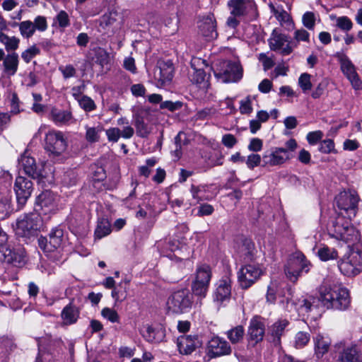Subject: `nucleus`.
Returning a JSON list of instances; mask_svg holds the SVG:
<instances>
[{
    "label": "nucleus",
    "mask_w": 362,
    "mask_h": 362,
    "mask_svg": "<svg viewBox=\"0 0 362 362\" xmlns=\"http://www.w3.org/2000/svg\"><path fill=\"white\" fill-rule=\"evenodd\" d=\"M360 197L355 189L341 191L334 198L335 214L330 218L327 226L328 234L337 240L350 245L359 241L358 230L351 223L358 211Z\"/></svg>",
    "instance_id": "obj_1"
},
{
    "label": "nucleus",
    "mask_w": 362,
    "mask_h": 362,
    "mask_svg": "<svg viewBox=\"0 0 362 362\" xmlns=\"http://www.w3.org/2000/svg\"><path fill=\"white\" fill-rule=\"evenodd\" d=\"M298 148L296 139H290L285 143L284 147H273L264 152L262 156V162L264 166H281L290 160L293 157L292 153Z\"/></svg>",
    "instance_id": "obj_2"
},
{
    "label": "nucleus",
    "mask_w": 362,
    "mask_h": 362,
    "mask_svg": "<svg viewBox=\"0 0 362 362\" xmlns=\"http://www.w3.org/2000/svg\"><path fill=\"white\" fill-rule=\"evenodd\" d=\"M312 267V264L300 251L291 254L285 266V274L292 282H296L300 276L308 274Z\"/></svg>",
    "instance_id": "obj_3"
},
{
    "label": "nucleus",
    "mask_w": 362,
    "mask_h": 362,
    "mask_svg": "<svg viewBox=\"0 0 362 362\" xmlns=\"http://www.w3.org/2000/svg\"><path fill=\"white\" fill-rule=\"evenodd\" d=\"M42 220L40 214L31 213L21 216L16 223L14 228L18 236L29 238L35 236L42 228Z\"/></svg>",
    "instance_id": "obj_4"
},
{
    "label": "nucleus",
    "mask_w": 362,
    "mask_h": 362,
    "mask_svg": "<svg viewBox=\"0 0 362 362\" xmlns=\"http://www.w3.org/2000/svg\"><path fill=\"white\" fill-rule=\"evenodd\" d=\"M192 298L187 289L175 291L168 298L167 309L176 314L186 313L192 305Z\"/></svg>",
    "instance_id": "obj_5"
},
{
    "label": "nucleus",
    "mask_w": 362,
    "mask_h": 362,
    "mask_svg": "<svg viewBox=\"0 0 362 362\" xmlns=\"http://www.w3.org/2000/svg\"><path fill=\"white\" fill-rule=\"evenodd\" d=\"M212 276L211 267L207 264L197 267L194 279L192 283V291L194 296L202 299L206 297Z\"/></svg>",
    "instance_id": "obj_6"
},
{
    "label": "nucleus",
    "mask_w": 362,
    "mask_h": 362,
    "mask_svg": "<svg viewBox=\"0 0 362 362\" xmlns=\"http://www.w3.org/2000/svg\"><path fill=\"white\" fill-rule=\"evenodd\" d=\"M337 362H362V348L356 344L339 342L334 346Z\"/></svg>",
    "instance_id": "obj_7"
},
{
    "label": "nucleus",
    "mask_w": 362,
    "mask_h": 362,
    "mask_svg": "<svg viewBox=\"0 0 362 362\" xmlns=\"http://www.w3.org/2000/svg\"><path fill=\"white\" fill-rule=\"evenodd\" d=\"M67 148V141L63 132L52 129L45 135V150L50 156L56 157L62 155Z\"/></svg>",
    "instance_id": "obj_8"
},
{
    "label": "nucleus",
    "mask_w": 362,
    "mask_h": 362,
    "mask_svg": "<svg viewBox=\"0 0 362 362\" xmlns=\"http://www.w3.org/2000/svg\"><path fill=\"white\" fill-rule=\"evenodd\" d=\"M228 6L230 14L255 19L258 16L257 5L254 0H229Z\"/></svg>",
    "instance_id": "obj_9"
},
{
    "label": "nucleus",
    "mask_w": 362,
    "mask_h": 362,
    "mask_svg": "<svg viewBox=\"0 0 362 362\" xmlns=\"http://www.w3.org/2000/svg\"><path fill=\"white\" fill-rule=\"evenodd\" d=\"M18 162L20 166L19 177L23 178L24 180L27 178L41 180L44 177L41 170L38 169L36 165L35 160L30 156L28 151H25L21 155Z\"/></svg>",
    "instance_id": "obj_10"
},
{
    "label": "nucleus",
    "mask_w": 362,
    "mask_h": 362,
    "mask_svg": "<svg viewBox=\"0 0 362 362\" xmlns=\"http://www.w3.org/2000/svg\"><path fill=\"white\" fill-rule=\"evenodd\" d=\"M263 274V269L258 264H248L241 267L238 274L240 286L243 289L250 287Z\"/></svg>",
    "instance_id": "obj_11"
},
{
    "label": "nucleus",
    "mask_w": 362,
    "mask_h": 362,
    "mask_svg": "<svg viewBox=\"0 0 362 362\" xmlns=\"http://www.w3.org/2000/svg\"><path fill=\"white\" fill-rule=\"evenodd\" d=\"M173 64L170 60H159L153 71L156 86L160 88L168 85L173 78Z\"/></svg>",
    "instance_id": "obj_12"
},
{
    "label": "nucleus",
    "mask_w": 362,
    "mask_h": 362,
    "mask_svg": "<svg viewBox=\"0 0 362 362\" xmlns=\"http://www.w3.org/2000/svg\"><path fill=\"white\" fill-rule=\"evenodd\" d=\"M59 200V196L57 194L45 190L37 196V204L40 206L42 214H54L60 209Z\"/></svg>",
    "instance_id": "obj_13"
},
{
    "label": "nucleus",
    "mask_w": 362,
    "mask_h": 362,
    "mask_svg": "<svg viewBox=\"0 0 362 362\" xmlns=\"http://www.w3.org/2000/svg\"><path fill=\"white\" fill-rule=\"evenodd\" d=\"M223 69L215 71L216 78L224 83L236 82L243 76V70L239 64L225 61L222 63Z\"/></svg>",
    "instance_id": "obj_14"
},
{
    "label": "nucleus",
    "mask_w": 362,
    "mask_h": 362,
    "mask_svg": "<svg viewBox=\"0 0 362 362\" xmlns=\"http://www.w3.org/2000/svg\"><path fill=\"white\" fill-rule=\"evenodd\" d=\"M265 333V324L263 318L256 315L249 322L247 331V339L253 345L262 341Z\"/></svg>",
    "instance_id": "obj_15"
},
{
    "label": "nucleus",
    "mask_w": 362,
    "mask_h": 362,
    "mask_svg": "<svg viewBox=\"0 0 362 362\" xmlns=\"http://www.w3.org/2000/svg\"><path fill=\"white\" fill-rule=\"evenodd\" d=\"M232 349L229 343L223 338L214 337L207 344V354L210 358L230 355Z\"/></svg>",
    "instance_id": "obj_16"
},
{
    "label": "nucleus",
    "mask_w": 362,
    "mask_h": 362,
    "mask_svg": "<svg viewBox=\"0 0 362 362\" xmlns=\"http://www.w3.org/2000/svg\"><path fill=\"white\" fill-rule=\"evenodd\" d=\"M2 61L1 69L6 76H14L18 69L19 57L16 52H9L7 54L0 48V62Z\"/></svg>",
    "instance_id": "obj_17"
},
{
    "label": "nucleus",
    "mask_w": 362,
    "mask_h": 362,
    "mask_svg": "<svg viewBox=\"0 0 362 362\" xmlns=\"http://www.w3.org/2000/svg\"><path fill=\"white\" fill-rule=\"evenodd\" d=\"M231 295V280L227 275L223 276L216 284L214 292V300L221 303L230 299Z\"/></svg>",
    "instance_id": "obj_18"
},
{
    "label": "nucleus",
    "mask_w": 362,
    "mask_h": 362,
    "mask_svg": "<svg viewBox=\"0 0 362 362\" xmlns=\"http://www.w3.org/2000/svg\"><path fill=\"white\" fill-rule=\"evenodd\" d=\"M199 32L208 40L216 39L218 36L216 21L213 14L204 16L199 22Z\"/></svg>",
    "instance_id": "obj_19"
},
{
    "label": "nucleus",
    "mask_w": 362,
    "mask_h": 362,
    "mask_svg": "<svg viewBox=\"0 0 362 362\" xmlns=\"http://www.w3.org/2000/svg\"><path fill=\"white\" fill-rule=\"evenodd\" d=\"M201 345L197 336L182 335L177 339V346L180 354L189 355Z\"/></svg>",
    "instance_id": "obj_20"
},
{
    "label": "nucleus",
    "mask_w": 362,
    "mask_h": 362,
    "mask_svg": "<svg viewBox=\"0 0 362 362\" xmlns=\"http://www.w3.org/2000/svg\"><path fill=\"white\" fill-rule=\"evenodd\" d=\"M337 285H331L327 281H324L318 288L317 299L322 305L326 309H329V306H332V301L336 296Z\"/></svg>",
    "instance_id": "obj_21"
},
{
    "label": "nucleus",
    "mask_w": 362,
    "mask_h": 362,
    "mask_svg": "<svg viewBox=\"0 0 362 362\" xmlns=\"http://www.w3.org/2000/svg\"><path fill=\"white\" fill-rule=\"evenodd\" d=\"M336 296L334 295L333 300L331 302L333 305L329 306V309L337 310H347L351 305V298L349 290L338 286L336 289Z\"/></svg>",
    "instance_id": "obj_22"
},
{
    "label": "nucleus",
    "mask_w": 362,
    "mask_h": 362,
    "mask_svg": "<svg viewBox=\"0 0 362 362\" xmlns=\"http://www.w3.org/2000/svg\"><path fill=\"white\" fill-rule=\"evenodd\" d=\"M204 62L201 59H194L191 62L192 72L189 73V79L193 83L199 85L201 88H205L208 86L206 74L202 68H197L200 64Z\"/></svg>",
    "instance_id": "obj_23"
},
{
    "label": "nucleus",
    "mask_w": 362,
    "mask_h": 362,
    "mask_svg": "<svg viewBox=\"0 0 362 362\" xmlns=\"http://www.w3.org/2000/svg\"><path fill=\"white\" fill-rule=\"evenodd\" d=\"M13 189L18 206L23 207L33 191V182H15Z\"/></svg>",
    "instance_id": "obj_24"
},
{
    "label": "nucleus",
    "mask_w": 362,
    "mask_h": 362,
    "mask_svg": "<svg viewBox=\"0 0 362 362\" xmlns=\"http://www.w3.org/2000/svg\"><path fill=\"white\" fill-rule=\"evenodd\" d=\"M11 192L1 183H0V218L4 219L12 211Z\"/></svg>",
    "instance_id": "obj_25"
},
{
    "label": "nucleus",
    "mask_w": 362,
    "mask_h": 362,
    "mask_svg": "<svg viewBox=\"0 0 362 362\" xmlns=\"http://www.w3.org/2000/svg\"><path fill=\"white\" fill-rule=\"evenodd\" d=\"M49 119L57 125H66L74 122L72 113L69 110L52 107L49 113Z\"/></svg>",
    "instance_id": "obj_26"
},
{
    "label": "nucleus",
    "mask_w": 362,
    "mask_h": 362,
    "mask_svg": "<svg viewBox=\"0 0 362 362\" xmlns=\"http://www.w3.org/2000/svg\"><path fill=\"white\" fill-rule=\"evenodd\" d=\"M269 46L271 49L279 50L284 55H288L292 52V48L289 45L286 35L279 34L274 36L269 40Z\"/></svg>",
    "instance_id": "obj_27"
},
{
    "label": "nucleus",
    "mask_w": 362,
    "mask_h": 362,
    "mask_svg": "<svg viewBox=\"0 0 362 362\" xmlns=\"http://www.w3.org/2000/svg\"><path fill=\"white\" fill-rule=\"evenodd\" d=\"M334 57L340 63L341 70L347 79L356 74L355 66L343 52H337Z\"/></svg>",
    "instance_id": "obj_28"
},
{
    "label": "nucleus",
    "mask_w": 362,
    "mask_h": 362,
    "mask_svg": "<svg viewBox=\"0 0 362 362\" xmlns=\"http://www.w3.org/2000/svg\"><path fill=\"white\" fill-rule=\"evenodd\" d=\"M313 341L315 344V354L317 358H320L328 352L331 345V339L327 336L319 334L314 337Z\"/></svg>",
    "instance_id": "obj_29"
},
{
    "label": "nucleus",
    "mask_w": 362,
    "mask_h": 362,
    "mask_svg": "<svg viewBox=\"0 0 362 362\" xmlns=\"http://www.w3.org/2000/svg\"><path fill=\"white\" fill-rule=\"evenodd\" d=\"M61 315L66 325H71L77 321L79 316V310L72 303H70L64 308Z\"/></svg>",
    "instance_id": "obj_30"
},
{
    "label": "nucleus",
    "mask_w": 362,
    "mask_h": 362,
    "mask_svg": "<svg viewBox=\"0 0 362 362\" xmlns=\"http://www.w3.org/2000/svg\"><path fill=\"white\" fill-rule=\"evenodd\" d=\"M338 267L341 274L347 276L357 275L361 270L351 262L346 255L338 262Z\"/></svg>",
    "instance_id": "obj_31"
},
{
    "label": "nucleus",
    "mask_w": 362,
    "mask_h": 362,
    "mask_svg": "<svg viewBox=\"0 0 362 362\" xmlns=\"http://www.w3.org/2000/svg\"><path fill=\"white\" fill-rule=\"evenodd\" d=\"M289 322L286 320H279L274 322L269 328V332L274 337L273 341L275 344H279L281 337L284 332L285 328L288 325Z\"/></svg>",
    "instance_id": "obj_32"
},
{
    "label": "nucleus",
    "mask_w": 362,
    "mask_h": 362,
    "mask_svg": "<svg viewBox=\"0 0 362 362\" xmlns=\"http://www.w3.org/2000/svg\"><path fill=\"white\" fill-rule=\"evenodd\" d=\"M0 42L4 45L8 53L15 52L19 47L20 39L16 36L9 37L6 34L0 32Z\"/></svg>",
    "instance_id": "obj_33"
},
{
    "label": "nucleus",
    "mask_w": 362,
    "mask_h": 362,
    "mask_svg": "<svg viewBox=\"0 0 362 362\" xmlns=\"http://www.w3.org/2000/svg\"><path fill=\"white\" fill-rule=\"evenodd\" d=\"M112 231L111 224L107 218H102L98 220L94 235L95 239H101L109 234Z\"/></svg>",
    "instance_id": "obj_34"
},
{
    "label": "nucleus",
    "mask_w": 362,
    "mask_h": 362,
    "mask_svg": "<svg viewBox=\"0 0 362 362\" xmlns=\"http://www.w3.org/2000/svg\"><path fill=\"white\" fill-rule=\"evenodd\" d=\"M226 334L233 344H236L240 343L243 340L245 329L242 325H237L228 330Z\"/></svg>",
    "instance_id": "obj_35"
},
{
    "label": "nucleus",
    "mask_w": 362,
    "mask_h": 362,
    "mask_svg": "<svg viewBox=\"0 0 362 362\" xmlns=\"http://www.w3.org/2000/svg\"><path fill=\"white\" fill-rule=\"evenodd\" d=\"M349 261H351L355 267L362 270V247L358 245L351 248L348 254L345 255Z\"/></svg>",
    "instance_id": "obj_36"
},
{
    "label": "nucleus",
    "mask_w": 362,
    "mask_h": 362,
    "mask_svg": "<svg viewBox=\"0 0 362 362\" xmlns=\"http://www.w3.org/2000/svg\"><path fill=\"white\" fill-rule=\"evenodd\" d=\"M63 235L64 232L61 228L53 229L49 235V249H53L54 250L59 247L63 240Z\"/></svg>",
    "instance_id": "obj_37"
},
{
    "label": "nucleus",
    "mask_w": 362,
    "mask_h": 362,
    "mask_svg": "<svg viewBox=\"0 0 362 362\" xmlns=\"http://www.w3.org/2000/svg\"><path fill=\"white\" fill-rule=\"evenodd\" d=\"M320 260L327 262L335 259L338 257V252L334 248H330L326 245L320 247L316 252Z\"/></svg>",
    "instance_id": "obj_38"
},
{
    "label": "nucleus",
    "mask_w": 362,
    "mask_h": 362,
    "mask_svg": "<svg viewBox=\"0 0 362 362\" xmlns=\"http://www.w3.org/2000/svg\"><path fill=\"white\" fill-rule=\"evenodd\" d=\"M291 305H294L296 310L299 313H305L312 311L313 308V303L305 298H302L296 300H291Z\"/></svg>",
    "instance_id": "obj_39"
},
{
    "label": "nucleus",
    "mask_w": 362,
    "mask_h": 362,
    "mask_svg": "<svg viewBox=\"0 0 362 362\" xmlns=\"http://www.w3.org/2000/svg\"><path fill=\"white\" fill-rule=\"evenodd\" d=\"M18 28L21 36L25 39L30 38L35 32L33 21L29 20L21 22L18 24Z\"/></svg>",
    "instance_id": "obj_40"
},
{
    "label": "nucleus",
    "mask_w": 362,
    "mask_h": 362,
    "mask_svg": "<svg viewBox=\"0 0 362 362\" xmlns=\"http://www.w3.org/2000/svg\"><path fill=\"white\" fill-rule=\"evenodd\" d=\"M86 129V140L89 143H96L99 141L100 139V132H101V129L98 127H91L88 125L85 126Z\"/></svg>",
    "instance_id": "obj_41"
},
{
    "label": "nucleus",
    "mask_w": 362,
    "mask_h": 362,
    "mask_svg": "<svg viewBox=\"0 0 362 362\" xmlns=\"http://www.w3.org/2000/svg\"><path fill=\"white\" fill-rule=\"evenodd\" d=\"M159 334L158 332H156L154 328L151 326H146L141 332V334L143 337L148 342H158L160 339L158 337Z\"/></svg>",
    "instance_id": "obj_42"
},
{
    "label": "nucleus",
    "mask_w": 362,
    "mask_h": 362,
    "mask_svg": "<svg viewBox=\"0 0 362 362\" xmlns=\"http://www.w3.org/2000/svg\"><path fill=\"white\" fill-rule=\"evenodd\" d=\"M277 296H281L279 284L276 281H272L268 286L267 300L271 303H274Z\"/></svg>",
    "instance_id": "obj_43"
},
{
    "label": "nucleus",
    "mask_w": 362,
    "mask_h": 362,
    "mask_svg": "<svg viewBox=\"0 0 362 362\" xmlns=\"http://www.w3.org/2000/svg\"><path fill=\"white\" fill-rule=\"evenodd\" d=\"M112 297L117 301H122L127 297V288L122 282L115 286L112 291Z\"/></svg>",
    "instance_id": "obj_44"
},
{
    "label": "nucleus",
    "mask_w": 362,
    "mask_h": 362,
    "mask_svg": "<svg viewBox=\"0 0 362 362\" xmlns=\"http://www.w3.org/2000/svg\"><path fill=\"white\" fill-rule=\"evenodd\" d=\"M40 53V49L36 45H32L21 53L23 60L28 64L31 60Z\"/></svg>",
    "instance_id": "obj_45"
},
{
    "label": "nucleus",
    "mask_w": 362,
    "mask_h": 362,
    "mask_svg": "<svg viewBox=\"0 0 362 362\" xmlns=\"http://www.w3.org/2000/svg\"><path fill=\"white\" fill-rule=\"evenodd\" d=\"M80 107L86 112H91L96 108L95 102L88 96L83 95L77 100Z\"/></svg>",
    "instance_id": "obj_46"
},
{
    "label": "nucleus",
    "mask_w": 362,
    "mask_h": 362,
    "mask_svg": "<svg viewBox=\"0 0 362 362\" xmlns=\"http://www.w3.org/2000/svg\"><path fill=\"white\" fill-rule=\"evenodd\" d=\"M255 97L247 96L240 102V112L241 114L249 115L252 110V100Z\"/></svg>",
    "instance_id": "obj_47"
},
{
    "label": "nucleus",
    "mask_w": 362,
    "mask_h": 362,
    "mask_svg": "<svg viewBox=\"0 0 362 362\" xmlns=\"http://www.w3.org/2000/svg\"><path fill=\"white\" fill-rule=\"evenodd\" d=\"M310 78V74L303 73L298 78V86L300 87L303 93H306L312 88Z\"/></svg>",
    "instance_id": "obj_48"
},
{
    "label": "nucleus",
    "mask_w": 362,
    "mask_h": 362,
    "mask_svg": "<svg viewBox=\"0 0 362 362\" xmlns=\"http://www.w3.org/2000/svg\"><path fill=\"white\" fill-rule=\"evenodd\" d=\"M54 23H57L61 28H65L70 25V20L68 13L64 11H61L54 18Z\"/></svg>",
    "instance_id": "obj_49"
},
{
    "label": "nucleus",
    "mask_w": 362,
    "mask_h": 362,
    "mask_svg": "<svg viewBox=\"0 0 362 362\" xmlns=\"http://www.w3.org/2000/svg\"><path fill=\"white\" fill-rule=\"evenodd\" d=\"M168 249L171 252H178V253H182L183 250H187V247L183 240H179L178 239L173 238L170 240L168 243Z\"/></svg>",
    "instance_id": "obj_50"
},
{
    "label": "nucleus",
    "mask_w": 362,
    "mask_h": 362,
    "mask_svg": "<svg viewBox=\"0 0 362 362\" xmlns=\"http://www.w3.org/2000/svg\"><path fill=\"white\" fill-rule=\"evenodd\" d=\"M310 341V334L305 332H298L295 337V346L301 349Z\"/></svg>",
    "instance_id": "obj_51"
},
{
    "label": "nucleus",
    "mask_w": 362,
    "mask_h": 362,
    "mask_svg": "<svg viewBox=\"0 0 362 362\" xmlns=\"http://www.w3.org/2000/svg\"><path fill=\"white\" fill-rule=\"evenodd\" d=\"M135 127L137 134L141 137H146L149 134L147 124L141 117H137L135 120Z\"/></svg>",
    "instance_id": "obj_52"
},
{
    "label": "nucleus",
    "mask_w": 362,
    "mask_h": 362,
    "mask_svg": "<svg viewBox=\"0 0 362 362\" xmlns=\"http://www.w3.org/2000/svg\"><path fill=\"white\" fill-rule=\"evenodd\" d=\"M156 199V197L155 196L151 197L148 203L142 206L148 211L149 218L155 217L160 213V209H157L155 204Z\"/></svg>",
    "instance_id": "obj_53"
},
{
    "label": "nucleus",
    "mask_w": 362,
    "mask_h": 362,
    "mask_svg": "<svg viewBox=\"0 0 362 362\" xmlns=\"http://www.w3.org/2000/svg\"><path fill=\"white\" fill-rule=\"evenodd\" d=\"M336 25L339 29L345 32L351 30L353 27V23L347 16L337 18Z\"/></svg>",
    "instance_id": "obj_54"
},
{
    "label": "nucleus",
    "mask_w": 362,
    "mask_h": 362,
    "mask_svg": "<svg viewBox=\"0 0 362 362\" xmlns=\"http://www.w3.org/2000/svg\"><path fill=\"white\" fill-rule=\"evenodd\" d=\"M303 25L308 30H313L315 25V16L311 11L305 12L302 18Z\"/></svg>",
    "instance_id": "obj_55"
},
{
    "label": "nucleus",
    "mask_w": 362,
    "mask_h": 362,
    "mask_svg": "<svg viewBox=\"0 0 362 362\" xmlns=\"http://www.w3.org/2000/svg\"><path fill=\"white\" fill-rule=\"evenodd\" d=\"M319 151L323 153H337L332 139H325L320 142Z\"/></svg>",
    "instance_id": "obj_56"
},
{
    "label": "nucleus",
    "mask_w": 362,
    "mask_h": 362,
    "mask_svg": "<svg viewBox=\"0 0 362 362\" xmlns=\"http://www.w3.org/2000/svg\"><path fill=\"white\" fill-rule=\"evenodd\" d=\"M101 315L103 317L106 318L111 322H118L119 321V316L118 313L112 308H103L101 311Z\"/></svg>",
    "instance_id": "obj_57"
},
{
    "label": "nucleus",
    "mask_w": 362,
    "mask_h": 362,
    "mask_svg": "<svg viewBox=\"0 0 362 362\" xmlns=\"http://www.w3.org/2000/svg\"><path fill=\"white\" fill-rule=\"evenodd\" d=\"M35 31L44 32L47 29V22L45 16H37L33 22Z\"/></svg>",
    "instance_id": "obj_58"
},
{
    "label": "nucleus",
    "mask_w": 362,
    "mask_h": 362,
    "mask_svg": "<svg viewBox=\"0 0 362 362\" xmlns=\"http://www.w3.org/2000/svg\"><path fill=\"white\" fill-rule=\"evenodd\" d=\"M262 160V158L259 154L252 153L247 156L245 163L248 168L253 169L260 164Z\"/></svg>",
    "instance_id": "obj_59"
},
{
    "label": "nucleus",
    "mask_w": 362,
    "mask_h": 362,
    "mask_svg": "<svg viewBox=\"0 0 362 362\" xmlns=\"http://www.w3.org/2000/svg\"><path fill=\"white\" fill-rule=\"evenodd\" d=\"M182 107V103L180 101L172 102L166 100L162 102L160 105V109H167L171 112L180 109Z\"/></svg>",
    "instance_id": "obj_60"
},
{
    "label": "nucleus",
    "mask_w": 362,
    "mask_h": 362,
    "mask_svg": "<svg viewBox=\"0 0 362 362\" xmlns=\"http://www.w3.org/2000/svg\"><path fill=\"white\" fill-rule=\"evenodd\" d=\"M322 136V132L318 130L309 132L306 136V139L310 144L314 145L317 144L319 141H320Z\"/></svg>",
    "instance_id": "obj_61"
},
{
    "label": "nucleus",
    "mask_w": 362,
    "mask_h": 362,
    "mask_svg": "<svg viewBox=\"0 0 362 362\" xmlns=\"http://www.w3.org/2000/svg\"><path fill=\"white\" fill-rule=\"evenodd\" d=\"M106 136L109 141L117 142L120 136V129L117 127H112L106 130Z\"/></svg>",
    "instance_id": "obj_62"
},
{
    "label": "nucleus",
    "mask_w": 362,
    "mask_h": 362,
    "mask_svg": "<svg viewBox=\"0 0 362 362\" xmlns=\"http://www.w3.org/2000/svg\"><path fill=\"white\" fill-rule=\"evenodd\" d=\"M221 142L226 147L231 148L237 144L238 141L234 135L226 134L222 136Z\"/></svg>",
    "instance_id": "obj_63"
},
{
    "label": "nucleus",
    "mask_w": 362,
    "mask_h": 362,
    "mask_svg": "<svg viewBox=\"0 0 362 362\" xmlns=\"http://www.w3.org/2000/svg\"><path fill=\"white\" fill-rule=\"evenodd\" d=\"M293 37L297 42H309L310 34L308 31L301 28L294 32Z\"/></svg>",
    "instance_id": "obj_64"
}]
</instances>
